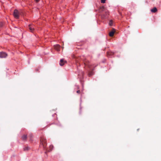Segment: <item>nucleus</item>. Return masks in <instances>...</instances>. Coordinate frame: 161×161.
Here are the masks:
<instances>
[{
	"instance_id": "obj_1",
	"label": "nucleus",
	"mask_w": 161,
	"mask_h": 161,
	"mask_svg": "<svg viewBox=\"0 0 161 161\" xmlns=\"http://www.w3.org/2000/svg\"><path fill=\"white\" fill-rule=\"evenodd\" d=\"M81 59L83 61L85 66H87L90 69L92 68V65L90 64L89 61L83 57L81 58Z\"/></svg>"
},
{
	"instance_id": "obj_2",
	"label": "nucleus",
	"mask_w": 161,
	"mask_h": 161,
	"mask_svg": "<svg viewBox=\"0 0 161 161\" xmlns=\"http://www.w3.org/2000/svg\"><path fill=\"white\" fill-rule=\"evenodd\" d=\"M41 144L42 145L43 148L46 147L47 146V141L45 138L43 137H42L40 139Z\"/></svg>"
},
{
	"instance_id": "obj_3",
	"label": "nucleus",
	"mask_w": 161,
	"mask_h": 161,
	"mask_svg": "<svg viewBox=\"0 0 161 161\" xmlns=\"http://www.w3.org/2000/svg\"><path fill=\"white\" fill-rule=\"evenodd\" d=\"M19 12L17 9H15L14 11L13 15L15 18L18 19L19 17Z\"/></svg>"
},
{
	"instance_id": "obj_4",
	"label": "nucleus",
	"mask_w": 161,
	"mask_h": 161,
	"mask_svg": "<svg viewBox=\"0 0 161 161\" xmlns=\"http://www.w3.org/2000/svg\"><path fill=\"white\" fill-rule=\"evenodd\" d=\"M8 56L7 54L3 52H0V58H6Z\"/></svg>"
},
{
	"instance_id": "obj_5",
	"label": "nucleus",
	"mask_w": 161,
	"mask_h": 161,
	"mask_svg": "<svg viewBox=\"0 0 161 161\" xmlns=\"http://www.w3.org/2000/svg\"><path fill=\"white\" fill-rule=\"evenodd\" d=\"M105 14H103L101 16V17L103 19H105L107 18L108 16V15H109V13L108 11L107 10H105Z\"/></svg>"
},
{
	"instance_id": "obj_6",
	"label": "nucleus",
	"mask_w": 161,
	"mask_h": 161,
	"mask_svg": "<svg viewBox=\"0 0 161 161\" xmlns=\"http://www.w3.org/2000/svg\"><path fill=\"white\" fill-rule=\"evenodd\" d=\"M28 27L30 31L31 32H33L35 30L34 25H29Z\"/></svg>"
},
{
	"instance_id": "obj_7",
	"label": "nucleus",
	"mask_w": 161,
	"mask_h": 161,
	"mask_svg": "<svg viewBox=\"0 0 161 161\" xmlns=\"http://www.w3.org/2000/svg\"><path fill=\"white\" fill-rule=\"evenodd\" d=\"M54 47L56 50L59 51H60V46L59 45L57 44L54 46Z\"/></svg>"
},
{
	"instance_id": "obj_8",
	"label": "nucleus",
	"mask_w": 161,
	"mask_h": 161,
	"mask_svg": "<svg viewBox=\"0 0 161 161\" xmlns=\"http://www.w3.org/2000/svg\"><path fill=\"white\" fill-rule=\"evenodd\" d=\"M115 32V30L114 29H113L112 31H110L109 34V36H111L112 37L113 36L114 33Z\"/></svg>"
},
{
	"instance_id": "obj_9",
	"label": "nucleus",
	"mask_w": 161,
	"mask_h": 161,
	"mask_svg": "<svg viewBox=\"0 0 161 161\" xmlns=\"http://www.w3.org/2000/svg\"><path fill=\"white\" fill-rule=\"evenodd\" d=\"M66 63V61H64V59H62L60 60V63L59 64L60 66H62L65 63Z\"/></svg>"
},
{
	"instance_id": "obj_10",
	"label": "nucleus",
	"mask_w": 161,
	"mask_h": 161,
	"mask_svg": "<svg viewBox=\"0 0 161 161\" xmlns=\"http://www.w3.org/2000/svg\"><path fill=\"white\" fill-rule=\"evenodd\" d=\"M151 11L152 13H155L157 11V9L156 8L154 7L151 10Z\"/></svg>"
},
{
	"instance_id": "obj_11",
	"label": "nucleus",
	"mask_w": 161,
	"mask_h": 161,
	"mask_svg": "<svg viewBox=\"0 0 161 161\" xmlns=\"http://www.w3.org/2000/svg\"><path fill=\"white\" fill-rule=\"evenodd\" d=\"M24 150L25 151L26 150H31V148L28 146H26L24 148Z\"/></svg>"
},
{
	"instance_id": "obj_12",
	"label": "nucleus",
	"mask_w": 161,
	"mask_h": 161,
	"mask_svg": "<svg viewBox=\"0 0 161 161\" xmlns=\"http://www.w3.org/2000/svg\"><path fill=\"white\" fill-rule=\"evenodd\" d=\"M27 138V135H24L22 136V139L23 141L25 140Z\"/></svg>"
},
{
	"instance_id": "obj_13",
	"label": "nucleus",
	"mask_w": 161,
	"mask_h": 161,
	"mask_svg": "<svg viewBox=\"0 0 161 161\" xmlns=\"http://www.w3.org/2000/svg\"><path fill=\"white\" fill-rule=\"evenodd\" d=\"M114 54V53L112 52H109L107 53V55L108 56H112Z\"/></svg>"
},
{
	"instance_id": "obj_14",
	"label": "nucleus",
	"mask_w": 161,
	"mask_h": 161,
	"mask_svg": "<svg viewBox=\"0 0 161 161\" xmlns=\"http://www.w3.org/2000/svg\"><path fill=\"white\" fill-rule=\"evenodd\" d=\"M53 145H50V146H49V150H53Z\"/></svg>"
},
{
	"instance_id": "obj_15",
	"label": "nucleus",
	"mask_w": 161,
	"mask_h": 161,
	"mask_svg": "<svg viewBox=\"0 0 161 161\" xmlns=\"http://www.w3.org/2000/svg\"><path fill=\"white\" fill-rule=\"evenodd\" d=\"M112 24H113V21L112 20H111L109 21V25L112 26Z\"/></svg>"
},
{
	"instance_id": "obj_16",
	"label": "nucleus",
	"mask_w": 161,
	"mask_h": 161,
	"mask_svg": "<svg viewBox=\"0 0 161 161\" xmlns=\"http://www.w3.org/2000/svg\"><path fill=\"white\" fill-rule=\"evenodd\" d=\"M93 75V72L92 71L90 72L88 74L89 76H90Z\"/></svg>"
},
{
	"instance_id": "obj_17",
	"label": "nucleus",
	"mask_w": 161,
	"mask_h": 161,
	"mask_svg": "<svg viewBox=\"0 0 161 161\" xmlns=\"http://www.w3.org/2000/svg\"><path fill=\"white\" fill-rule=\"evenodd\" d=\"M29 137L30 138V140H31V138L32 137V134H30L29 135Z\"/></svg>"
},
{
	"instance_id": "obj_18",
	"label": "nucleus",
	"mask_w": 161,
	"mask_h": 161,
	"mask_svg": "<svg viewBox=\"0 0 161 161\" xmlns=\"http://www.w3.org/2000/svg\"><path fill=\"white\" fill-rule=\"evenodd\" d=\"M106 0H101V2L102 3H105V1Z\"/></svg>"
},
{
	"instance_id": "obj_19",
	"label": "nucleus",
	"mask_w": 161,
	"mask_h": 161,
	"mask_svg": "<svg viewBox=\"0 0 161 161\" xmlns=\"http://www.w3.org/2000/svg\"><path fill=\"white\" fill-rule=\"evenodd\" d=\"M104 9V6H102L100 8V9L102 11H103Z\"/></svg>"
},
{
	"instance_id": "obj_20",
	"label": "nucleus",
	"mask_w": 161,
	"mask_h": 161,
	"mask_svg": "<svg viewBox=\"0 0 161 161\" xmlns=\"http://www.w3.org/2000/svg\"><path fill=\"white\" fill-rule=\"evenodd\" d=\"M3 25V23H0V27H2Z\"/></svg>"
},
{
	"instance_id": "obj_21",
	"label": "nucleus",
	"mask_w": 161,
	"mask_h": 161,
	"mask_svg": "<svg viewBox=\"0 0 161 161\" xmlns=\"http://www.w3.org/2000/svg\"><path fill=\"white\" fill-rule=\"evenodd\" d=\"M76 92L78 93H79L80 92V91L79 90H78V91H77Z\"/></svg>"
},
{
	"instance_id": "obj_22",
	"label": "nucleus",
	"mask_w": 161,
	"mask_h": 161,
	"mask_svg": "<svg viewBox=\"0 0 161 161\" xmlns=\"http://www.w3.org/2000/svg\"><path fill=\"white\" fill-rule=\"evenodd\" d=\"M37 2H38L40 0H36Z\"/></svg>"
},
{
	"instance_id": "obj_23",
	"label": "nucleus",
	"mask_w": 161,
	"mask_h": 161,
	"mask_svg": "<svg viewBox=\"0 0 161 161\" xmlns=\"http://www.w3.org/2000/svg\"><path fill=\"white\" fill-rule=\"evenodd\" d=\"M64 45V44H63V46ZM62 48H64V47L63 46V47H62Z\"/></svg>"
}]
</instances>
